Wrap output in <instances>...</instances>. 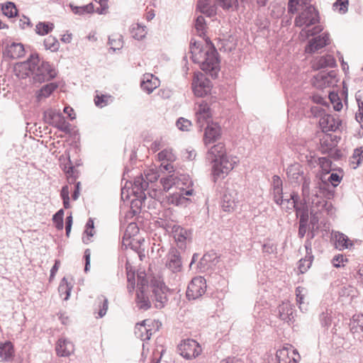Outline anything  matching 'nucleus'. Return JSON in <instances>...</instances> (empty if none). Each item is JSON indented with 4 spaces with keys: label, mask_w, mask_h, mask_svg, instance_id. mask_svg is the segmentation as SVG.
<instances>
[{
    "label": "nucleus",
    "mask_w": 363,
    "mask_h": 363,
    "mask_svg": "<svg viewBox=\"0 0 363 363\" xmlns=\"http://www.w3.org/2000/svg\"><path fill=\"white\" fill-rule=\"evenodd\" d=\"M190 52L192 60L199 64L203 71L213 78L217 77L220 71V60L218 53L213 45H208L205 49H201L199 43L191 42Z\"/></svg>",
    "instance_id": "obj_1"
},
{
    "label": "nucleus",
    "mask_w": 363,
    "mask_h": 363,
    "mask_svg": "<svg viewBox=\"0 0 363 363\" xmlns=\"http://www.w3.org/2000/svg\"><path fill=\"white\" fill-rule=\"evenodd\" d=\"M207 158L213 163L212 174L214 182L219 178H224L237 163L235 157L226 155L225 145L221 143L211 147Z\"/></svg>",
    "instance_id": "obj_2"
},
{
    "label": "nucleus",
    "mask_w": 363,
    "mask_h": 363,
    "mask_svg": "<svg viewBox=\"0 0 363 363\" xmlns=\"http://www.w3.org/2000/svg\"><path fill=\"white\" fill-rule=\"evenodd\" d=\"M21 67L27 69L26 76L31 75L35 83H43L54 79L57 72L48 62L40 60L38 54H31L27 61L21 64Z\"/></svg>",
    "instance_id": "obj_3"
},
{
    "label": "nucleus",
    "mask_w": 363,
    "mask_h": 363,
    "mask_svg": "<svg viewBox=\"0 0 363 363\" xmlns=\"http://www.w3.org/2000/svg\"><path fill=\"white\" fill-rule=\"evenodd\" d=\"M137 286L138 291H149V288H151L152 293L151 297L157 308H162L167 302V292L168 289L167 286L164 283L156 279H152L150 286H149L144 272L138 273Z\"/></svg>",
    "instance_id": "obj_4"
},
{
    "label": "nucleus",
    "mask_w": 363,
    "mask_h": 363,
    "mask_svg": "<svg viewBox=\"0 0 363 363\" xmlns=\"http://www.w3.org/2000/svg\"><path fill=\"white\" fill-rule=\"evenodd\" d=\"M319 13L314 6H308L296 17L294 24L297 27L303 28L300 34L306 37L313 36L323 30L321 26H315L312 29H307L308 27L319 23Z\"/></svg>",
    "instance_id": "obj_5"
},
{
    "label": "nucleus",
    "mask_w": 363,
    "mask_h": 363,
    "mask_svg": "<svg viewBox=\"0 0 363 363\" xmlns=\"http://www.w3.org/2000/svg\"><path fill=\"white\" fill-rule=\"evenodd\" d=\"M159 174L153 169H150L143 174L136 177L133 184V192L135 196L140 200L146 199L145 191L149 184L154 183L159 178Z\"/></svg>",
    "instance_id": "obj_6"
},
{
    "label": "nucleus",
    "mask_w": 363,
    "mask_h": 363,
    "mask_svg": "<svg viewBox=\"0 0 363 363\" xmlns=\"http://www.w3.org/2000/svg\"><path fill=\"white\" fill-rule=\"evenodd\" d=\"M212 88L211 81L201 72L194 73L192 80V89L198 97H203L210 93Z\"/></svg>",
    "instance_id": "obj_7"
},
{
    "label": "nucleus",
    "mask_w": 363,
    "mask_h": 363,
    "mask_svg": "<svg viewBox=\"0 0 363 363\" xmlns=\"http://www.w3.org/2000/svg\"><path fill=\"white\" fill-rule=\"evenodd\" d=\"M46 123L53 125L61 131L68 133L70 124L66 121L65 116L60 112L50 109L44 112Z\"/></svg>",
    "instance_id": "obj_8"
},
{
    "label": "nucleus",
    "mask_w": 363,
    "mask_h": 363,
    "mask_svg": "<svg viewBox=\"0 0 363 363\" xmlns=\"http://www.w3.org/2000/svg\"><path fill=\"white\" fill-rule=\"evenodd\" d=\"M178 351L183 357L186 359H191L200 354L201 348L196 340L186 339L182 340L178 345Z\"/></svg>",
    "instance_id": "obj_9"
},
{
    "label": "nucleus",
    "mask_w": 363,
    "mask_h": 363,
    "mask_svg": "<svg viewBox=\"0 0 363 363\" xmlns=\"http://www.w3.org/2000/svg\"><path fill=\"white\" fill-rule=\"evenodd\" d=\"M169 219L170 220H165L164 227L167 230H171L173 237L177 243V246L179 248H183L190 233L187 230L182 228L180 225L173 224L172 223L174 222V218H170Z\"/></svg>",
    "instance_id": "obj_10"
},
{
    "label": "nucleus",
    "mask_w": 363,
    "mask_h": 363,
    "mask_svg": "<svg viewBox=\"0 0 363 363\" xmlns=\"http://www.w3.org/2000/svg\"><path fill=\"white\" fill-rule=\"evenodd\" d=\"M192 182L179 187V191L174 192L167 197L168 203L175 206H186L189 201L186 196L194 194V189L190 188Z\"/></svg>",
    "instance_id": "obj_11"
},
{
    "label": "nucleus",
    "mask_w": 363,
    "mask_h": 363,
    "mask_svg": "<svg viewBox=\"0 0 363 363\" xmlns=\"http://www.w3.org/2000/svg\"><path fill=\"white\" fill-rule=\"evenodd\" d=\"M206 290V281L202 277H196L189 284L186 297L189 300H195L201 297Z\"/></svg>",
    "instance_id": "obj_12"
},
{
    "label": "nucleus",
    "mask_w": 363,
    "mask_h": 363,
    "mask_svg": "<svg viewBox=\"0 0 363 363\" xmlns=\"http://www.w3.org/2000/svg\"><path fill=\"white\" fill-rule=\"evenodd\" d=\"M160 183L163 189L165 191H167L174 186L178 189L182 185H187L188 183H191V181L188 175L179 174V173L177 172L173 173L167 177L161 178Z\"/></svg>",
    "instance_id": "obj_13"
},
{
    "label": "nucleus",
    "mask_w": 363,
    "mask_h": 363,
    "mask_svg": "<svg viewBox=\"0 0 363 363\" xmlns=\"http://www.w3.org/2000/svg\"><path fill=\"white\" fill-rule=\"evenodd\" d=\"M276 357L279 363H297L301 359L297 350L291 345H284L278 350Z\"/></svg>",
    "instance_id": "obj_14"
},
{
    "label": "nucleus",
    "mask_w": 363,
    "mask_h": 363,
    "mask_svg": "<svg viewBox=\"0 0 363 363\" xmlns=\"http://www.w3.org/2000/svg\"><path fill=\"white\" fill-rule=\"evenodd\" d=\"M319 125L323 132H335L341 126V121L336 114L324 113L319 120Z\"/></svg>",
    "instance_id": "obj_15"
},
{
    "label": "nucleus",
    "mask_w": 363,
    "mask_h": 363,
    "mask_svg": "<svg viewBox=\"0 0 363 363\" xmlns=\"http://www.w3.org/2000/svg\"><path fill=\"white\" fill-rule=\"evenodd\" d=\"M330 42V35L323 33L322 35L315 36L311 39L306 46L305 52L312 54L328 45Z\"/></svg>",
    "instance_id": "obj_16"
},
{
    "label": "nucleus",
    "mask_w": 363,
    "mask_h": 363,
    "mask_svg": "<svg viewBox=\"0 0 363 363\" xmlns=\"http://www.w3.org/2000/svg\"><path fill=\"white\" fill-rule=\"evenodd\" d=\"M166 266L172 272H178L182 270V261L180 253L178 250L174 247L170 248L167 255Z\"/></svg>",
    "instance_id": "obj_17"
},
{
    "label": "nucleus",
    "mask_w": 363,
    "mask_h": 363,
    "mask_svg": "<svg viewBox=\"0 0 363 363\" xmlns=\"http://www.w3.org/2000/svg\"><path fill=\"white\" fill-rule=\"evenodd\" d=\"M286 175L289 182L294 184H298L306 177L303 167L297 162L287 167Z\"/></svg>",
    "instance_id": "obj_18"
},
{
    "label": "nucleus",
    "mask_w": 363,
    "mask_h": 363,
    "mask_svg": "<svg viewBox=\"0 0 363 363\" xmlns=\"http://www.w3.org/2000/svg\"><path fill=\"white\" fill-rule=\"evenodd\" d=\"M238 203L237 193L229 189H226L223 193L221 208L225 212H232Z\"/></svg>",
    "instance_id": "obj_19"
},
{
    "label": "nucleus",
    "mask_w": 363,
    "mask_h": 363,
    "mask_svg": "<svg viewBox=\"0 0 363 363\" xmlns=\"http://www.w3.org/2000/svg\"><path fill=\"white\" fill-rule=\"evenodd\" d=\"M220 127L215 123L208 124L205 128L203 141L206 145L214 143L220 136Z\"/></svg>",
    "instance_id": "obj_20"
},
{
    "label": "nucleus",
    "mask_w": 363,
    "mask_h": 363,
    "mask_svg": "<svg viewBox=\"0 0 363 363\" xmlns=\"http://www.w3.org/2000/svg\"><path fill=\"white\" fill-rule=\"evenodd\" d=\"M336 66V61L334 57L331 55H325L316 57L312 65L314 69H325L327 67H335Z\"/></svg>",
    "instance_id": "obj_21"
},
{
    "label": "nucleus",
    "mask_w": 363,
    "mask_h": 363,
    "mask_svg": "<svg viewBox=\"0 0 363 363\" xmlns=\"http://www.w3.org/2000/svg\"><path fill=\"white\" fill-rule=\"evenodd\" d=\"M57 354L60 357H68L74 352V345L65 338L60 339L56 345Z\"/></svg>",
    "instance_id": "obj_22"
},
{
    "label": "nucleus",
    "mask_w": 363,
    "mask_h": 363,
    "mask_svg": "<svg viewBox=\"0 0 363 363\" xmlns=\"http://www.w3.org/2000/svg\"><path fill=\"white\" fill-rule=\"evenodd\" d=\"M334 77L335 74L333 71L330 72H319L314 77L313 84L320 89L329 86L333 83V78Z\"/></svg>",
    "instance_id": "obj_23"
},
{
    "label": "nucleus",
    "mask_w": 363,
    "mask_h": 363,
    "mask_svg": "<svg viewBox=\"0 0 363 363\" xmlns=\"http://www.w3.org/2000/svg\"><path fill=\"white\" fill-rule=\"evenodd\" d=\"M306 255L304 259H301L298 262V269L301 274L305 273L310 268L313 256L312 255L311 243L306 240L305 243Z\"/></svg>",
    "instance_id": "obj_24"
},
{
    "label": "nucleus",
    "mask_w": 363,
    "mask_h": 363,
    "mask_svg": "<svg viewBox=\"0 0 363 363\" xmlns=\"http://www.w3.org/2000/svg\"><path fill=\"white\" fill-rule=\"evenodd\" d=\"M159 82L158 79L155 77L153 74L147 73L143 77L140 86L143 91L150 94L158 86Z\"/></svg>",
    "instance_id": "obj_25"
},
{
    "label": "nucleus",
    "mask_w": 363,
    "mask_h": 363,
    "mask_svg": "<svg viewBox=\"0 0 363 363\" xmlns=\"http://www.w3.org/2000/svg\"><path fill=\"white\" fill-rule=\"evenodd\" d=\"M279 318L284 321L289 322L294 318V310L289 302H283L277 308Z\"/></svg>",
    "instance_id": "obj_26"
},
{
    "label": "nucleus",
    "mask_w": 363,
    "mask_h": 363,
    "mask_svg": "<svg viewBox=\"0 0 363 363\" xmlns=\"http://www.w3.org/2000/svg\"><path fill=\"white\" fill-rule=\"evenodd\" d=\"M6 54L11 59H18L25 55V50L23 44L13 43L6 48Z\"/></svg>",
    "instance_id": "obj_27"
},
{
    "label": "nucleus",
    "mask_w": 363,
    "mask_h": 363,
    "mask_svg": "<svg viewBox=\"0 0 363 363\" xmlns=\"http://www.w3.org/2000/svg\"><path fill=\"white\" fill-rule=\"evenodd\" d=\"M311 1L312 0H289L288 11L291 13L301 11L308 6H313Z\"/></svg>",
    "instance_id": "obj_28"
},
{
    "label": "nucleus",
    "mask_w": 363,
    "mask_h": 363,
    "mask_svg": "<svg viewBox=\"0 0 363 363\" xmlns=\"http://www.w3.org/2000/svg\"><path fill=\"white\" fill-rule=\"evenodd\" d=\"M14 354L13 345L10 341L0 343V357L3 361L9 362L12 359Z\"/></svg>",
    "instance_id": "obj_29"
},
{
    "label": "nucleus",
    "mask_w": 363,
    "mask_h": 363,
    "mask_svg": "<svg viewBox=\"0 0 363 363\" xmlns=\"http://www.w3.org/2000/svg\"><path fill=\"white\" fill-rule=\"evenodd\" d=\"M148 291H138L136 294V303L140 309L146 311L151 306L149 296L147 295Z\"/></svg>",
    "instance_id": "obj_30"
},
{
    "label": "nucleus",
    "mask_w": 363,
    "mask_h": 363,
    "mask_svg": "<svg viewBox=\"0 0 363 363\" xmlns=\"http://www.w3.org/2000/svg\"><path fill=\"white\" fill-rule=\"evenodd\" d=\"M335 246L339 250L349 249L353 246V243L348 237L343 233H338L335 235Z\"/></svg>",
    "instance_id": "obj_31"
},
{
    "label": "nucleus",
    "mask_w": 363,
    "mask_h": 363,
    "mask_svg": "<svg viewBox=\"0 0 363 363\" xmlns=\"http://www.w3.org/2000/svg\"><path fill=\"white\" fill-rule=\"evenodd\" d=\"M350 325L353 334L363 333V314L354 315Z\"/></svg>",
    "instance_id": "obj_32"
},
{
    "label": "nucleus",
    "mask_w": 363,
    "mask_h": 363,
    "mask_svg": "<svg viewBox=\"0 0 363 363\" xmlns=\"http://www.w3.org/2000/svg\"><path fill=\"white\" fill-rule=\"evenodd\" d=\"M362 160L363 147H359L354 150V152L350 159V165L353 169H356L362 163Z\"/></svg>",
    "instance_id": "obj_33"
},
{
    "label": "nucleus",
    "mask_w": 363,
    "mask_h": 363,
    "mask_svg": "<svg viewBox=\"0 0 363 363\" xmlns=\"http://www.w3.org/2000/svg\"><path fill=\"white\" fill-rule=\"evenodd\" d=\"M310 202H311L312 204V208L311 211V214L313 215L315 210L313 209L315 207H316L318 209L317 211H319L327 206L328 202L324 200L323 198L319 197L317 195V192H315V194L312 196V198L310 200Z\"/></svg>",
    "instance_id": "obj_34"
},
{
    "label": "nucleus",
    "mask_w": 363,
    "mask_h": 363,
    "mask_svg": "<svg viewBox=\"0 0 363 363\" xmlns=\"http://www.w3.org/2000/svg\"><path fill=\"white\" fill-rule=\"evenodd\" d=\"M216 258V255L214 253H206L201 258L199 264L198 268L201 272H205L210 267V262H212Z\"/></svg>",
    "instance_id": "obj_35"
},
{
    "label": "nucleus",
    "mask_w": 363,
    "mask_h": 363,
    "mask_svg": "<svg viewBox=\"0 0 363 363\" xmlns=\"http://www.w3.org/2000/svg\"><path fill=\"white\" fill-rule=\"evenodd\" d=\"M72 289V286L67 282V279L65 277L62 278L58 287V291L61 296L65 295L63 298L65 301L69 299Z\"/></svg>",
    "instance_id": "obj_36"
},
{
    "label": "nucleus",
    "mask_w": 363,
    "mask_h": 363,
    "mask_svg": "<svg viewBox=\"0 0 363 363\" xmlns=\"http://www.w3.org/2000/svg\"><path fill=\"white\" fill-rule=\"evenodd\" d=\"M1 11L3 14L9 18H13L18 14V9L15 4L11 1L2 4Z\"/></svg>",
    "instance_id": "obj_37"
},
{
    "label": "nucleus",
    "mask_w": 363,
    "mask_h": 363,
    "mask_svg": "<svg viewBox=\"0 0 363 363\" xmlns=\"http://www.w3.org/2000/svg\"><path fill=\"white\" fill-rule=\"evenodd\" d=\"M57 88V85L55 83H49L44 85L38 92V99L40 100L42 98L48 97Z\"/></svg>",
    "instance_id": "obj_38"
},
{
    "label": "nucleus",
    "mask_w": 363,
    "mask_h": 363,
    "mask_svg": "<svg viewBox=\"0 0 363 363\" xmlns=\"http://www.w3.org/2000/svg\"><path fill=\"white\" fill-rule=\"evenodd\" d=\"M54 25L49 22H39L35 26V32L40 35H45L51 32Z\"/></svg>",
    "instance_id": "obj_39"
},
{
    "label": "nucleus",
    "mask_w": 363,
    "mask_h": 363,
    "mask_svg": "<svg viewBox=\"0 0 363 363\" xmlns=\"http://www.w3.org/2000/svg\"><path fill=\"white\" fill-rule=\"evenodd\" d=\"M72 12L77 15H84L91 13L94 11V6L91 3L82 6H77L73 4H69Z\"/></svg>",
    "instance_id": "obj_40"
},
{
    "label": "nucleus",
    "mask_w": 363,
    "mask_h": 363,
    "mask_svg": "<svg viewBox=\"0 0 363 363\" xmlns=\"http://www.w3.org/2000/svg\"><path fill=\"white\" fill-rule=\"evenodd\" d=\"M44 46L46 50L56 52L60 48V43L56 38L50 35L44 40Z\"/></svg>",
    "instance_id": "obj_41"
},
{
    "label": "nucleus",
    "mask_w": 363,
    "mask_h": 363,
    "mask_svg": "<svg viewBox=\"0 0 363 363\" xmlns=\"http://www.w3.org/2000/svg\"><path fill=\"white\" fill-rule=\"evenodd\" d=\"M132 36L136 40H142L147 34L146 27L140 24L133 25L131 28Z\"/></svg>",
    "instance_id": "obj_42"
},
{
    "label": "nucleus",
    "mask_w": 363,
    "mask_h": 363,
    "mask_svg": "<svg viewBox=\"0 0 363 363\" xmlns=\"http://www.w3.org/2000/svg\"><path fill=\"white\" fill-rule=\"evenodd\" d=\"M96 301L99 304V306H99V312H98L99 317L102 318L106 315L107 310H108V299L104 296H100L97 298Z\"/></svg>",
    "instance_id": "obj_43"
},
{
    "label": "nucleus",
    "mask_w": 363,
    "mask_h": 363,
    "mask_svg": "<svg viewBox=\"0 0 363 363\" xmlns=\"http://www.w3.org/2000/svg\"><path fill=\"white\" fill-rule=\"evenodd\" d=\"M332 310L325 308L319 315V320L323 327H329L332 321Z\"/></svg>",
    "instance_id": "obj_44"
},
{
    "label": "nucleus",
    "mask_w": 363,
    "mask_h": 363,
    "mask_svg": "<svg viewBox=\"0 0 363 363\" xmlns=\"http://www.w3.org/2000/svg\"><path fill=\"white\" fill-rule=\"evenodd\" d=\"M298 196L295 194L292 193L290 196V199H284V201H285L284 205H280L283 208H286V211L288 210H292V209H296V208L298 206L296 203L298 200Z\"/></svg>",
    "instance_id": "obj_45"
},
{
    "label": "nucleus",
    "mask_w": 363,
    "mask_h": 363,
    "mask_svg": "<svg viewBox=\"0 0 363 363\" xmlns=\"http://www.w3.org/2000/svg\"><path fill=\"white\" fill-rule=\"evenodd\" d=\"M64 171L67 174L68 182L69 184L75 183L79 176V172L72 165L69 166L68 168L65 166Z\"/></svg>",
    "instance_id": "obj_46"
},
{
    "label": "nucleus",
    "mask_w": 363,
    "mask_h": 363,
    "mask_svg": "<svg viewBox=\"0 0 363 363\" xmlns=\"http://www.w3.org/2000/svg\"><path fill=\"white\" fill-rule=\"evenodd\" d=\"M296 214L299 218V223H308V211L306 206H298L296 208Z\"/></svg>",
    "instance_id": "obj_47"
},
{
    "label": "nucleus",
    "mask_w": 363,
    "mask_h": 363,
    "mask_svg": "<svg viewBox=\"0 0 363 363\" xmlns=\"http://www.w3.org/2000/svg\"><path fill=\"white\" fill-rule=\"evenodd\" d=\"M157 156L160 161L173 162L176 160V155L172 149H164L160 152Z\"/></svg>",
    "instance_id": "obj_48"
},
{
    "label": "nucleus",
    "mask_w": 363,
    "mask_h": 363,
    "mask_svg": "<svg viewBox=\"0 0 363 363\" xmlns=\"http://www.w3.org/2000/svg\"><path fill=\"white\" fill-rule=\"evenodd\" d=\"M195 28L197 31V34L202 37L205 35L206 30V22L203 16H199L195 22Z\"/></svg>",
    "instance_id": "obj_49"
},
{
    "label": "nucleus",
    "mask_w": 363,
    "mask_h": 363,
    "mask_svg": "<svg viewBox=\"0 0 363 363\" xmlns=\"http://www.w3.org/2000/svg\"><path fill=\"white\" fill-rule=\"evenodd\" d=\"M356 100L358 104V113H356V119L359 123H363V101L361 100L362 96L360 91H357L355 95Z\"/></svg>",
    "instance_id": "obj_50"
},
{
    "label": "nucleus",
    "mask_w": 363,
    "mask_h": 363,
    "mask_svg": "<svg viewBox=\"0 0 363 363\" xmlns=\"http://www.w3.org/2000/svg\"><path fill=\"white\" fill-rule=\"evenodd\" d=\"M63 216H64V210L63 209H60L52 216L53 223H55V227L57 230L63 229V227H64Z\"/></svg>",
    "instance_id": "obj_51"
},
{
    "label": "nucleus",
    "mask_w": 363,
    "mask_h": 363,
    "mask_svg": "<svg viewBox=\"0 0 363 363\" xmlns=\"http://www.w3.org/2000/svg\"><path fill=\"white\" fill-rule=\"evenodd\" d=\"M302 194L305 202H310V179L306 177L302 179Z\"/></svg>",
    "instance_id": "obj_52"
},
{
    "label": "nucleus",
    "mask_w": 363,
    "mask_h": 363,
    "mask_svg": "<svg viewBox=\"0 0 363 363\" xmlns=\"http://www.w3.org/2000/svg\"><path fill=\"white\" fill-rule=\"evenodd\" d=\"M348 0H336L333 4V8L334 10H338L340 13H345L348 10Z\"/></svg>",
    "instance_id": "obj_53"
},
{
    "label": "nucleus",
    "mask_w": 363,
    "mask_h": 363,
    "mask_svg": "<svg viewBox=\"0 0 363 363\" xmlns=\"http://www.w3.org/2000/svg\"><path fill=\"white\" fill-rule=\"evenodd\" d=\"M196 118L197 125L200 129H201L205 125H206V126H207L208 124L211 123V116H205V115L196 114Z\"/></svg>",
    "instance_id": "obj_54"
},
{
    "label": "nucleus",
    "mask_w": 363,
    "mask_h": 363,
    "mask_svg": "<svg viewBox=\"0 0 363 363\" xmlns=\"http://www.w3.org/2000/svg\"><path fill=\"white\" fill-rule=\"evenodd\" d=\"M191 125V123L188 119L179 118L176 122V126L182 131H187Z\"/></svg>",
    "instance_id": "obj_55"
},
{
    "label": "nucleus",
    "mask_w": 363,
    "mask_h": 363,
    "mask_svg": "<svg viewBox=\"0 0 363 363\" xmlns=\"http://www.w3.org/2000/svg\"><path fill=\"white\" fill-rule=\"evenodd\" d=\"M196 114L211 116V113L208 104L206 102L198 104L196 108Z\"/></svg>",
    "instance_id": "obj_56"
},
{
    "label": "nucleus",
    "mask_w": 363,
    "mask_h": 363,
    "mask_svg": "<svg viewBox=\"0 0 363 363\" xmlns=\"http://www.w3.org/2000/svg\"><path fill=\"white\" fill-rule=\"evenodd\" d=\"M151 321L150 320H144L140 323H137L135 328V335L140 338V335H144L145 331L143 330L141 328H147L150 327V325L148 324Z\"/></svg>",
    "instance_id": "obj_57"
},
{
    "label": "nucleus",
    "mask_w": 363,
    "mask_h": 363,
    "mask_svg": "<svg viewBox=\"0 0 363 363\" xmlns=\"http://www.w3.org/2000/svg\"><path fill=\"white\" fill-rule=\"evenodd\" d=\"M306 294V289L304 287L298 286L296 288V301L300 305L299 308L301 309H302L301 305L303 303V299Z\"/></svg>",
    "instance_id": "obj_58"
},
{
    "label": "nucleus",
    "mask_w": 363,
    "mask_h": 363,
    "mask_svg": "<svg viewBox=\"0 0 363 363\" xmlns=\"http://www.w3.org/2000/svg\"><path fill=\"white\" fill-rule=\"evenodd\" d=\"M272 186L275 193L279 194V192L282 191V181L279 176L274 175L272 177Z\"/></svg>",
    "instance_id": "obj_59"
},
{
    "label": "nucleus",
    "mask_w": 363,
    "mask_h": 363,
    "mask_svg": "<svg viewBox=\"0 0 363 363\" xmlns=\"http://www.w3.org/2000/svg\"><path fill=\"white\" fill-rule=\"evenodd\" d=\"M321 147L323 149V151H326L328 150H330L334 146V143L330 139V136H325L323 139L320 140Z\"/></svg>",
    "instance_id": "obj_60"
},
{
    "label": "nucleus",
    "mask_w": 363,
    "mask_h": 363,
    "mask_svg": "<svg viewBox=\"0 0 363 363\" xmlns=\"http://www.w3.org/2000/svg\"><path fill=\"white\" fill-rule=\"evenodd\" d=\"M108 44L111 45V48L114 51L116 50H120L123 47V41L121 37L116 39L109 38Z\"/></svg>",
    "instance_id": "obj_61"
},
{
    "label": "nucleus",
    "mask_w": 363,
    "mask_h": 363,
    "mask_svg": "<svg viewBox=\"0 0 363 363\" xmlns=\"http://www.w3.org/2000/svg\"><path fill=\"white\" fill-rule=\"evenodd\" d=\"M344 262H347V259L345 258L342 255H335L332 260L333 266L336 268L344 266Z\"/></svg>",
    "instance_id": "obj_62"
},
{
    "label": "nucleus",
    "mask_w": 363,
    "mask_h": 363,
    "mask_svg": "<svg viewBox=\"0 0 363 363\" xmlns=\"http://www.w3.org/2000/svg\"><path fill=\"white\" fill-rule=\"evenodd\" d=\"M108 98H109L108 96H105V95H101V96L96 95L94 99V103L96 106L102 108L107 104Z\"/></svg>",
    "instance_id": "obj_63"
},
{
    "label": "nucleus",
    "mask_w": 363,
    "mask_h": 363,
    "mask_svg": "<svg viewBox=\"0 0 363 363\" xmlns=\"http://www.w3.org/2000/svg\"><path fill=\"white\" fill-rule=\"evenodd\" d=\"M19 28L21 29H26L27 28H30L32 26V23L30 19L26 16H22L21 18L17 20Z\"/></svg>",
    "instance_id": "obj_64"
}]
</instances>
